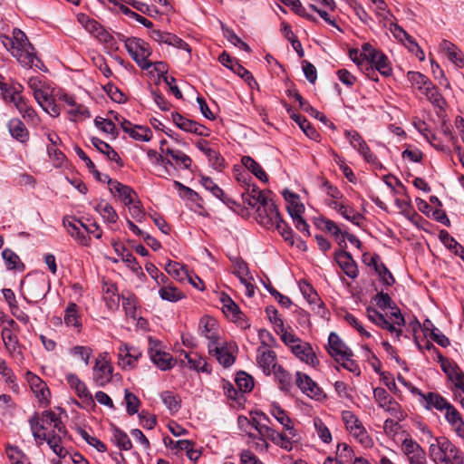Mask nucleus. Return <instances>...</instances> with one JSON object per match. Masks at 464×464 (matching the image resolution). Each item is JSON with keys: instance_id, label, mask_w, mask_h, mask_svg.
Wrapping results in <instances>:
<instances>
[{"instance_id": "1", "label": "nucleus", "mask_w": 464, "mask_h": 464, "mask_svg": "<svg viewBox=\"0 0 464 464\" xmlns=\"http://www.w3.org/2000/svg\"><path fill=\"white\" fill-rule=\"evenodd\" d=\"M31 430L38 445L46 441L50 449L60 458H64L67 450L63 447V440L67 431L61 418L53 411H46L36 421L30 420Z\"/></svg>"}, {"instance_id": "2", "label": "nucleus", "mask_w": 464, "mask_h": 464, "mask_svg": "<svg viewBox=\"0 0 464 464\" xmlns=\"http://www.w3.org/2000/svg\"><path fill=\"white\" fill-rule=\"evenodd\" d=\"M1 42L12 56L25 68H31L33 65L40 67V60L36 57L34 48L28 41L25 34L20 29H14L12 36H0Z\"/></svg>"}, {"instance_id": "3", "label": "nucleus", "mask_w": 464, "mask_h": 464, "mask_svg": "<svg viewBox=\"0 0 464 464\" xmlns=\"http://www.w3.org/2000/svg\"><path fill=\"white\" fill-rule=\"evenodd\" d=\"M422 431L432 440L429 445V457L435 464H464V456L446 437H433L431 430L424 427Z\"/></svg>"}, {"instance_id": "4", "label": "nucleus", "mask_w": 464, "mask_h": 464, "mask_svg": "<svg viewBox=\"0 0 464 464\" xmlns=\"http://www.w3.org/2000/svg\"><path fill=\"white\" fill-rule=\"evenodd\" d=\"M366 316L377 326L386 329L396 340L400 339L402 333L401 327L405 324V320L399 308H392L390 316L385 317L376 309L368 307Z\"/></svg>"}, {"instance_id": "5", "label": "nucleus", "mask_w": 464, "mask_h": 464, "mask_svg": "<svg viewBox=\"0 0 464 464\" xmlns=\"http://www.w3.org/2000/svg\"><path fill=\"white\" fill-rule=\"evenodd\" d=\"M127 52L142 70H149L152 63L148 58L151 55V49L145 41L132 37L125 40Z\"/></svg>"}, {"instance_id": "6", "label": "nucleus", "mask_w": 464, "mask_h": 464, "mask_svg": "<svg viewBox=\"0 0 464 464\" xmlns=\"http://www.w3.org/2000/svg\"><path fill=\"white\" fill-rule=\"evenodd\" d=\"M259 336L262 339V345L257 349L256 362L264 373L270 375L280 365L276 362V353L270 350L265 343L266 339H272L270 333L262 330L259 332Z\"/></svg>"}, {"instance_id": "7", "label": "nucleus", "mask_w": 464, "mask_h": 464, "mask_svg": "<svg viewBox=\"0 0 464 464\" xmlns=\"http://www.w3.org/2000/svg\"><path fill=\"white\" fill-rule=\"evenodd\" d=\"M256 212L259 223L267 228H276L280 230L282 226H285V222L276 206L271 199H268L264 205L258 206Z\"/></svg>"}, {"instance_id": "8", "label": "nucleus", "mask_w": 464, "mask_h": 464, "mask_svg": "<svg viewBox=\"0 0 464 464\" xmlns=\"http://www.w3.org/2000/svg\"><path fill=\"white\" fill-rule=\"evenodd\" d=\"M148 353L152 362L161 371H168L175 366L176 360L161 348V343L149 337Z\"/></svg>"}, {"instance_id": "9", "label": "nucleus", "mask_w": 464, "mask_h": 464, "mask_svg": "<svg viewBox=\"0 0 464 464\" xmlns=\"http://www.w3.org/2000/svg\"><path fill=\"white\" fill-rule=\"evenodd\" d=\"M92 371L93 381L98 386L103 387L111 381L113 368L111 364L109 353L102 352L99 353Z\"/></svg>"}, {"instance_id": "10", "label": "nucleus", "mask_w": 464, "mask_h": 464, "mask_svg": "<svg viewBox=\"0 0 464 464\" xmlns=\"http://www.w3.org/2000/svg\"><path fill=\"white\" fill-rule=\"evenodd\" d=\"M56 96L59 101L64 102L63 108L71 121H82L91 117L88 108L82 103H78L73 96L65 92L56 94Z\"/></svg>"}, {"instance_id": "11", "label": "nucleus", "mask_w": 464, "mask_h": 464, "mask_svg": "<svg viewBox=\"0 0 464 464\" xmlns=\"http://www.w3.org/2000/svg\"><path fill=\"white\" fill-rule=\"evenodd\" d=\"M53 90L45 83L43 88L35 91L33 95L39 106L52 117H58L61 113L60 107L55 103L53 99Z\"/></svg>"}, {"instance_id": "12", "label": "nucleus", "mask_w": 464, "mask_h": 464, "mask_svg": "<svg viewBox=\"0 0 464 464\" xmlns=\"http://www.w3.org/2000/svg\"><path fill=\"white\" fill-rule=\"evenodd\" d=\"M150 37L159 44H166L168 45H171L175 48L184 50L186 52V59L189 61L191 54V48L189 45L184 42L181 38L177 35L160 30H152L150 32Z\"/></svg>"}, {"instance_id": "13", "label": "nucleus", "mask_w": 464, "mask_h": 464, "mask_svg": "<svg viewBox=\"0 0 464 464\" xmlns=\"http://www.w3.org/2000/svg\"><path fill=\"white\" fill-rule=\"evenodd\" d=\"M295 383L302 392L311 399L322 401L325 398L323 390L305 373L297 372Z\"/></svg>"}, {"instance_id": "14", "label": "nucleus", "mask_w": 464, "mask_h": 464, "mask_svg": "<svg viewBox=\"0 0 464 464\" xmlns=\"http://www.w3.org/2000/svg\"><path fill=\"white\" fill-rule=\"evenodd\" d=\"M63 226L68 234L80 245L90 246L91 237L85 234V224L75 218H65Z\"/></svg>"}, {"instance_id": "15", "label": "nucleus", "mask_w": 464, "mask_h": 464, "mask_svg": "<svg viewBox=\"0 0 464 464\" xmlns=\"http://www.w3.org/2000/svg\"><path fill=\"white\" fill-rule=\"evenodd\" d=\"M233 264V274L240 280L241 284L246 287V294L252 296L255 293V287L252 284L253 276L250 274L247 264L240 257L231 259Z\"/></svg>"}, {"instance_id": "16", "label": "nucleus", "mask_w": 464, "mask_h": 464, "mask_svg": "<svg viewBox=\"0 0 464 464\" xmlns=\"http://www.w3.org/2000/svg\"><path fill=\"white\" fill-rule=\"evenodd\" d=\"M66 381L71 389H72L82 400V406L91 409L95 407L93 397L83 382L73 373L67 374Z\"/></svg>"}, {"instance_id": "17", "label": "nucleus", "mask_w": 464, "mask_h": 464, "mask_svg": "<svg viewBox=\"0 0 464 464\" xmlns=\"http://www.w3.org/2000/svg\"><path fill=\"white\" fill-rule=\"evenodd\" d=\"M198 330L200 334L209 341L208 352L212 353V346L218 343L219 339L218 322L212 317L204 316L199 321Z\"/></svg>"}, {"instance_id": "18", "label": "nucleus", "mask_w": 464, "mask_h": 464, "mask_svg": "<svg viewBox=\"0 0 464 464\" xmlns=\"http://www.w3.org/2000/svg\"><path fill=\"white\" fill-rule=\"evenodd\" d=\"M140 356L141 352L139 349L133 346H129L127 343H122L119 347V365L124 370L133 369Z\"/></svg>"}, {"instance_id": "19", "label": "nucleus", "mask_w": 464, "mask_h": 464, "mask_svg": "<svg viewBox=\"0 0 464 464\" xmlns=\"http://www.w3.org/2000/svg\"><path fill=\"white\" fill-rule=\"evenodd\" d=\"M344 136L351 146L357 150L367 162L374 163L376 161V157L371 151L362 137L356 130H345Z\"/></svg>"}, {"instance_id": "20", "label": "nucleus", "mask_w": 464, "mask_h": 464, "mask_svg": "<svg viewBox=\"0 0 464 464\" xmlns=\"http://www.w3.org/2000/svg\"><path fill=\"white\" fill-rule=\"evenodd\" d=\"M300 289L304 296L307 299L312 309L322 318H325L328 314V310L325 308L324 303L320 300L317 293L306 282L299 284Z\"/></svg>"}, {"instance_id": "21", "label": "nucleus", "mask_w": 464, "mask_h": 464, "mask_svg": "<svg viewBox=\"0 0 464 464\" xmlns=\"http://www.w3.org/2000/svg\"><path fill=\"white\" fill-rule=\"evenodd\" d=\"M212 348L213 353L211 354L217 357V360L221 365L229 367L234 363L237 347L233 343L221 344L218 342Z\"/></svg>"}, {"instance_id": "22", "label": "nucleus", "mask_w": 464, "mask_h": 464, "mask_svg": "<svg viewBox=\"0 0 464 464\" xmlns=\"http://www.w3.org/2000/svg\"><path fill=\"white\" fill-rule=\"evenodd\" d=\"M25 377L32 392L34 393L38 401L40 402H47L50 396V391L45 382L31 372H27Z\"/></svg>"}, {"instance_id": "23", "label": "nucleus", "mask_w": 464, "mask_h": 464, "mask_svg": "<svg viewBox=\"0 0 464 464\" xmlns=\"http://www.w3.org/2000/svg\"><path fill=\"white\" fill-rule=\"evenodd\" d=\"M172 121L178 128L184 131L195 133L198 136H208V130L205 126L186 119L179 113H172Z\"/></svg>"}, {"instance_id": "24", "label": "nucleus", "mask_w": 464, "mask_h": 464, "mask_svg": "<svg viewBox=\"0 0 464 464\" xmlns=\"http://www.w3.org/2000/svg\"><path fill=\"white\" fill-rule=\"evenodd\" d=\"M291 352L300 361L313 367L316 366L319 362L312 346L307 342L303 340H301L297 344L294 345V347L291 349Z\"/></svg>"}, {"instance_id": "25", "label": "nucleus", "mask_w": 464, "mask_h": 464, "mask_svg": "<svg viewBox=\"0 0 464 464\" xmlns=\"http://www.w3.org/2000/svg\"><path fill=\"white\" fill-rule=\"evenodd\" d=\"M328 352L337 362H340V358L343 356H353L351 349L347 347L335 333H331L329 335Z\"/></svg>"}, {"instance_id": "26", "label": "nucleus", "mask_w": 464, "mask_h": 464, "mask_svg": "<svg viewBox=\"0 0 464 464\" xmlns=\"http://www.w3.org/2000/svg\"><path fill=\"white\" fill-rule=\"evenodd\" d=\"M121 127L130 137L137 140L149 141L152 137V132L149 128L132 125V123L127 120L121 121Z\"/></svg>"}, {"instance_id": "27", "label": "nucleus", "mask_w": 464, "mask_h": 464, "mask_svg": "<svg viewBox=\"0 0 464 464\" xmlns=\"http://www.w3.org/2000/svg\"><path fill=\"white\" fill-rule=\"evenodd\" d=\"M335 260L347 276L355 278L358 276L357 265L348 252L343 250L336 252Z\"/></svg>"}, {"instance_id": "28", "label": "nucleus", "mask_w": 464, "mask_h": 464, "mask_svg": "<svg viewBox=\"0 0 464 464\" xmlns=\"http://www.w3.org/2000/svg\"><path fill=\"white\" fill-rule=\"evenodd\" d=\"M109 186L111 192L114 195H118V197L124 202L125 205H130L134 203V199L137 198V194L131 188L125 186L116 180H110Z\"/></svg>"}, {"instance_id": "29", "label": "nucleus", "mask_w": 464, "mask_h": 464, "mask_svg": "<svg viewBox=\"0 0 464 464\" xmlns=\"http://www.w3.org/2000/svg\"><path fill=\"white\" fill-rule=\"evenodd\" d=\"M270 414L283 426L285 431L291 434V437H295V429L294 423L288 414L277 404L273 403L269 410Z\"/></svg>"}, {"instance_id": "30", "label": "nucleus", "mask_w": 464, "mask_h": 464, "mask_svg": "<svg viewBox=\"0 0 464 464\" xmlns=\"http://www.w3.org/2000/svg\"><path fill=\"white\" fill-rule=\"evenodd\" d=\"M440 48L456 66L459 68L464 67V55L454 44L450 41L443 40L440 44Z\"/></svg>"}, {"instance_id": "31", "label": "nucleus", "mask_w": 464, "mask_h": 464, "mask_svg": "<svg viewBox=\"0 0 464 464\" xmlns=\"http://www.w3.org/2000/svg\"><path fill=\"white\" fill-rule=\"evenodd\" d=\"M196 145H197V148L207 156L210 165L214 169H219L223 167V165H224L223 158L220 156V154L218 151H216L215 150H213L212 148H210L208 146V142L207 140H200L197 142Z\"/></svg>"}, {"instance_id": "32", "label": "nucleus", "mask_w": 464, "mask_h": 464, "mask_svg": "<svg viewBox=\"0 0 464 464\" xmlns=\"http://www.w3.org/2000/svg\"><path fill=\"white\" fill-rule=\"evenodd\" d=\"M244 202L251 208H256L264 205L269 198L265 192L260 190L256 186L253 185L248 188L247 191L242 195Z\"/></svg>"}, {"instance_id": "33", "label": "nucleus", "mask_w": 464, "mask_h": 464, "mask_svg": "<svg viewBox=\"0 0 464 464\" xmlns=\"http://www.w3.org/2000/svg\"><path fill=\"white\" fill-rule=\"evenodd\" d=\"M77 20L86 31L97 37H100L101 40L107 41V38L110 37L108 34L102 33V27L101 24L95 20L91 19L88 15L84 14H79L77 15Z\"/></svg>"}, {"instance_id": "34", "label": "nucleus", "mask_w": 464, "mask_h": 464, "mask_svg": "<svg viewBox=\"0 0 464 464\" xmlns=\"http://www.w3.org/2000/svg\"><path fill=\"white\" fill-rule=\"evenodd\" d=\"M22 86H7L4 84L1 87L2 95L4 100L6 102L13 103L14 107L17 109L20 106V103H23L26 99L21 94Z\"/></svg>"}, {"instance_id": "35", "label": "nucleus", "mask_w": 464, "mask_h": 464, "mask_svg": "<svg viewBox=\"0 0 464 464\" xmlns=\"http://www.w3.org/2000/svg\"><path fill=\"white\" fill-rule=\"evenodd\" d=\"M373 67L382 75L388 76L392 73V67L387 57L379 52L369 63H365V69L373 71Z\"/></svg>"}, {"instance_id": "36", "label": "nucleus", "mask_w": 464, "mask_h": 464, "mask_svg": "<svg viewBox=\"0 0 464 464\" xmlns=\"http://www.w3.org/2000/svg\"><path fill=\"white\" fill-rule=\"evenodd\" d=\"M311 2H313L311 5H310V7L316 11L319 15L329 24L333 25V26H336L335 24V20L333 19L327 10L325 9H323V8H320L318 5L322 6V7H325L327 9H330V10H334L335 8V3L334 0H310Z\"/></svg>"}, {"instance_id": "37", "label": "nucleus", "mask_w": 464, "mask_h": 464, "mask_svg": "<svg viewBox=\"0 0 464 464\" xmlns=\"http://www.w3.org/2000/svg\"><path fill=\"white\" fill-rule=\"evenodd\" d=\"M114 251L117 255L121 258L122 262H124L127 266L131 269L133 272L138 273L141 270L140 266L138 264L136 258L126 248V246L120 243L112 244Z\"/></svg>"}, {"instance_id": "38", "label": "nucleus", "mask_w": 464, "mask_h": 464, "mask_svg": "<svg viewBox=\"0 0 464 464\" xmlns=\"http://www.w3.org/2000/svg\"><path fill=\"white\" fill-rule=\"evenodd\" d=\"M283 196L287 203L286 208L292 218L294 217L302 216L304 211V207L300 202L298 195L285 189L283 191Z\"/></svg>"}, {"instance_id": "39", "label": "nucleus", "mask_w": 464, "mask_h": 464, "mask_svg": "<svg viewBox=\"0 0 464 464\" xmlns=\"http://www.w3.org/2000/svg\"><path fill=\"white\" fill-rule=\"evenodd\" d=\"M420 93L423 94L433 106L441 111H445L447 106L446 100L432 82L429 83V86L425 87Z\"/></svg>"}, {"instance_id": "40", "label": "nucleus", "mask_w": 464, "mask_h": 464, "mask_svg": "<svg viewBox=\"0 0 464 464\" xmlns=\"http://www.w3.org/2000/svg\"><path fill=\"white\" fill-rule=\"evenodd\" d=\"M2 339L5 348L8 350L12 356L21 355L18 339L10 329L4 328L2 330Z\"/></svg>"}, {"instance_id": "41", "label": "nucleus", "mask_w": 464, "mask_h": 464, "mask_svg": "<svg viewBox=\"0 0 464 464\" xmlns=\"http://www.w3.org/2000/svg\"><path fill=\"white\" fill-rule=\"evenodd\" d=\"M9 132L12 137L21 142H24L29 138V133L24 124L19 119H13L8 123Z\"/></svg>"}, {"instance_id": "42", "label": "nucleus", "mask_w": 464, "mask_h": 464, "mask_svg": "<svg viewBox=\"0 0 464 464\" xmlns=\"http://www.w3.org/2000/svg\"><path fill=\"white\" fill-rule=\"evenodd\" d=\"M94 209L102 216L104 222L114 224L119 218L113 207L105 201L99 202Z\"/></svg>"}, {"instance_id": "43", "label": "nucleus", "mask_w": 464, "mask_h": 464, "mask_svg": "<svg viewBox=\"0 0 464 464\" xmlns=\"http://www.w3.org/2000/svg\"><path fill=\"white\" fill-rule=\"evenodd\" d=\"M185 358L188 361V364L191 369H194L196 371H200L202 372H210L211 369L208 366V363L207 362V360L205 357H202L198 355V353H184Z\"/></svg>"}, {"instance_id": "44", "label": "nucleus", "mask_w": 464, "mask_h": 464, "mask_svg": "<svg viewBox=\"0 0 464 464\" xmlns=\"http://www.w3.org/2000/svg\"><path fill=\"white\" fill-rule=\"evenodd\" d=\"M165 270L170 276L179 282H184L189 276L186 267L178 262L169 261Z\"/></svg>"}, {"instance_id": "45", "label": "nucleus", "mask_w": 464, "mask_h": 464, "mask_svg": "<svg viewBox=\"0 0 464 464\" xmlns=\"http://www.w3.org/2000/svg\"><path fill=\"white\" fill-rule=\"evenodd\" d=\"M223 313L232 321H237L241 318V312L236 303L227 295L221 297Z\"/></svg>"}, {"instance_id": "46", "label": "nucleus", "mask_w": 464, "mask_h": 464, "mask_svg": "<svg viewBox=\"0 0 464 464\" xmlns=\"http://www.w3.org/2000/svg\"><path fill=\"white\" fill-rule=\"evenodd\" d=\"M380 407L397 420H403L407 417V413L392 397L388 399V401Z\"/></svg>"}, {"instance_id": "47", "label": "nucleus", "mask_w": 464, "mask_h": 464, "mask_svg": "<svg viewBox=\"0 0 464 464\" xmlns=\"http://www.w3.org/2000/svg\"><path fill=\"white\" fill-rule=\"evenodd\" d=\"M242 164L250 170L258 179L266 182L268 180L266 173L262 167L251 157L244 156L241 160Z\"/></svg>"}, {"instance_id": "48", "label": "nucleus", "mask_w": 464, "mask_h": 464, "mask_svg": "<svg viewBox=\"0 0 464 464\" xmlns=\"http://www.w3.org/2000/svg\"><path fill=\"white\" fill-rule=\"evenodd\" d=\"M64 323L69 327H73L79 331L82 326L80 316L78 313V307L74 303H71L68 304L65 314H64Z\"/></svg>"}, {"instance_id": "49", "label": "nucleus", "mask_w": 464, "mask_h": 464, "mask_svg": "<svg viewBox=\"0 0 464 464\" xmlns=\"http://www.w3.org/2000/svg\"><path fill=\"white\" fill-rule=\"evenodd\" d=\"M92 144L102 154L106 155V157L111 160L119 163L121 161V158L119 154L105 141L98 138L92 139Z\"/></svg>"}, {"instance_id": "50", "label": "nucleus", "mask_w": 464, "mask_h": 464, "mask_svg": "<svg viewBox=\"0 0 464 464\" xmlns=\"http://www.w3.org/2000/svg\"><path fill=\"white\" fill-rule=\"evenodd\" d=\"M159 295L162 300L169 302H178L184 298V294L172 285L161 286L159 289Z\"/></svg>"}, {"instance_id": "51", "label": "nucleus", "mask_w": 464, "mask_h": 464, "mask_svg": "<svg viewBox=\"0 0 464 464\" xmlns=\"http://www.w3.org/2000/svg\"><path fill=\"white\" fill-rule=\"evenodd\" d=\"M5 451L11 464H31L28 457L19 448L8 445Z\"/></svg>"}, {"instance_id": "52", "label": "nucleus", "mask_w": 464, "mask_h": 464, "mask_svg": "<svg viewBox=\"0 0 464 464\" xmlns=\"http://www.w3.org/2000/svg\"><path fill=\"white\" fill-rule=\"evenodd\" d=\"M350 434L356 439L364 448H371L373 445L372 438L361 422L349 431Z\"/></svg>"}, {"instance_id": "53", "label": "nucleus", "mask_w": 464, "mask_h": 464, "mask_svg": "<svg viewBox=\"0 0 464 464\" xmlns=\"http://www.w3.org/2000/svg\"><path fill=\"white\" fill-rule=\"evenodd\" d=\"M0 374L5 379V382L10 386L11 390H13L14 392L18 391V385L15 382V376L12 369L2 358H0Z\"/></svg>"}, {"instance_id": "54", "label": "nucleus", "mask_w": 464, "mask_h": 464, "mask_svg": "<svg viewBox=\"0 0 464 464\" xmlns=\"http://www.w3.org/2000/svg\"><path fill=\"white\" fill-rule=\"evenodd\" d=\"M407 78L412 87L416 88L420 92L425 87L429 86V83H431L428 77L419 72H409Z\"/></svg>"}, {"instance_id": "55", "label": "nucleus", "mask_w": 464, "mask_h": 464, "mask_svg": "<svg viewBox=\"0 0 464 464\" xmlns=\"http://www.w3.org/2000/svg\"><path fill=\"white\" fill-rule=\"evenodd\" d=\"M429 407H433L438 411H445V409L450 404L441 395L438 393L429 392L427 395H423Z\"/></svg>"}, {"instance_id": "56", "label": "nucleus", "mask_w": 464, "mask_h": 464, "mask_svg": "<svg viewBox=\"0 0 464 464\" xmlns=\"http://www.w3.org/2000/svg\"><path fill=\"white\" fill-rule=\"evenodd\" d=\"M17 111L22 114L23 118L31 124L38 125L40 123V118L35 111L28 104L26 100L23 103H20Z\"/></svg>"}, {"instance_id": "57", "label": "nucleus", "mask_w": 464, "mask_h": 464, "mask_svg": "<svg viewBox=\"0 0 464 464\" xmlns=\"http://www.w3.org/2000/svg\"><path fill=\"white\" fill-rule=\"evenodd\" d=\"M401 450L407 459L411 458V456H416L417 454L424 452V450L420 445L411 438H406L403 440L401 443Z\"/></svg>"}, {"instance_id": "58", "label": "nucleus", "mask_w": 464, "mask_h": 464, "mask_svg": "<svg viewBox=\"0 0 464 464\" xmlns=\"http://www.w3.org/2000/svg\"><path fill=\"white\" fill-rule=\"evenodd\" d=\"M113 442L122 450H130L132 447L129 436L118 428H113Z\"/></svg>"}, {"instance_id": "59", "label": "nucleus", "mask_w": 464, "mask_h": 464, "mask_svg": "<svg viewBox=\"0 0 464 464\" xmlns=\"http://www.w3.org/2000/svg\"><path fill=\"white\" fill-rule=\"evenodd\" d=\"M291 118L299 125L310 139L316 140L319 137L318 132L310 125L306 119L297 114L291 115Z\"/></svg>"}, {"instance_id": "60", "label": "nucleus", "mask_w": 464, "mask_h": 464, "mask_svg": "<svg viewBox=\"0 0 464 464\" xmlns=\"http://www.w3.org/2000/svg\"><path fill=\"white\" fill-rule=\"evenodd\" d=\"M69 353L72 356L81 359L87 366L92 354V349L89 346L76 345L70 349Z\"/></svg>"}, {"instance_id": "61", "label": "nucleus", "mask_w": 464, "mask_h": 464, "mask_svg": "<svg viewBox=\"0 0 464 464\" xmlns=\"http://www.w3.org/2000/svg\"><path fill=\"white\" fill-rule=\"evenodd\" d=\"M236 384L242 392H249L254 387V380L250 375L242 372L237 373Z\"/></svg>"}, {"instance_id": "62", "label": "nucleus", "mask_w": 464, "mask_h": 464, "mask_svg": "<svg viewBox=\"0 0 464 464\" xmlns=\"http://www.w3.org/2000/svg\"><path fill=\"white\" fill-rule=\"evenodd\" d=\"M314 426L316 430L317 436L324 443H330L332 441V434L329 429L325 426L323 420L319 418L314 419Z\"/></svg>"}, {"instance_id": "63", "label": "nucleus", "mask_w": 464, "mask_h": 464, "mask_svg": "<svg viewBox=\"0 0 464 464\" xmlns=\"http://www.w3.org/2000/svg\"><path fill=\"white\" fill-rule=\"evenodd\" d=\"M276 333L280 335L282 342L291 350L294 345L297 344L301 339L296 336L292 331L283 326Z\"/></svg>"}, {"instance_id": "64", "label": "nucleus", "mask_w": 464, "mask_h": 464, "mask_svg": "<svg viewBox=\"0 0 464 464\" xmlns=\"http://www.w3.org/2000/svg\"><path fill=\"white\" fill-rule=\"evenodd\" d=\"M451 382L455 387V396L459 399L460 404L464 407V373L460 372L458 375H454Z\"/></svg>"}]
</instances>
